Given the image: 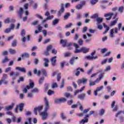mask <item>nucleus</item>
I'll return each mask as SVG.
<instances>
[{"label":"nucleus","mask_w":124,"mask_h":124,"mask_svg":"<svg viewBox=\"0 0 124 124\" xmlns=\"http://www.w3.org/2000/svg\"><path fill=\"white\" fill-rule=\"evenodd\" d=\"M38 24V20H35L33 22L31 23V25L32 26H36Z\"/></svg>","instance_id":"obj_57"},{"label":"nucleus","mask_w":124,"mask_h":124,"mask_svg":"<svg viewBox=\"0 0 124 124\" xmlns=\"http://www.w3.org/2000/svg\"><path fill=\"white\" fill-rule=\"evenodd\" d=\"M88 79L87 78H82L81 79H79L78 81V84L80 86V84L82 83V84H86L87 83Z\"/></svg>","instance_id":"obj_17"},{"label":"nucleus","mask_w":124,"mask_h":124,"mask_svg":"<svg viewBox=\"0 0 124 124\" xmlns=\"http://www.w3.org/2000/svg\"><path fill=\"white\" fill-rule=\"evenodd\" d=\"M121 28L122 23H120L118 25V27L115 28V30H114V29H112L110 30L109 37H111V38L115 37V34H118V31H121Z\"/></svg>","instance_id":"obj_2"},{"label":"nucleus","mask_w":124,"mask_h":124,"mask_svg":"<svg viewBox=\"0 0 124 124\" xmlns=\"http://www.w3.org/2000/svg\"><path fill=\"white\" fill-rule=\"evenodd\" d=\"M28 86H29V88L33 89V87H34V83H33V81H32V80H30L29 85Z\"/></svg>","instance_id":"obj_29"},{"label":"nucleus","mask_w":124,"mask_h":124,"mask_svg":"<svg viewBox=\"0 0 124 124\" xmlns=\"http://www.w3.org/2000/svg\"><path fill=\"white\" fill-rule=\"evenodd\" d=\"M81 51L83 53V54H86L90 51V48H87L86 47H82L81 48Z\"/></svg>","instance_id":"obj_20"},{"label":"nucleus","mask_w":124,"mask_h":124,"mask_svg":"<svg viewBox=\"0 0 124 124\" xmlns=\"http://www.w3.org/2000/svg\"><path fill=\"white\" fill-rule=\"evenodd\" d=\"M14 28H15V25L14 24H12L10 25L9 28H7L4 30V32L5 33H9L11 31L14 30Z\"/></svg>","instance_id":"obj_7"},{"label":"nucleus","mask_w":124,"mask_h":124,"mask_svg":"<svg viewBox=\"0 0 124 124\" xmlns=\"http://www.w3.org/2000/svg\"><path fill=\"white\" fill-rule=\"evenodd\" d=\"M85 97H86L85 93L80 94L78 95V98L81 100H84V99H85Z\"/></svg>","instance_id":"obj_22"},{"label":"nucleus","mask_w":124,"mask_h":124,"mask_svg":"<svg viewBox=\"0 0 124 124\" xmlns=\"http://www.w3.org/2000/svg\"><path fill=\"white\" fill-rule=\"evenodd\" d=\"M43 109V107L40 106L37 108H35L34 109V112L35 114V115H37V111L40 112L41 110Z\"/></svg>","instance_id":"obj_13"},{"label":"nucleus","mask_w":124,"mask_h":124,"mask_svg":"<svg viewBox=\"0 0 124 124\" xmlns=\"http://www.w3.org/2000/svg\"><path fill=\"white\" fill-rule=\"evenodd\" d=\"M85 59H87V60H89L93 61V60H95L96 59H97V56H95V57H93L91 56H88L85 57Z\"/></svg>","instance_id":"obj_23"},{"label":"nucleus","mask_w":124,"mask_h":124,"mask_svg":"<svg viewBox=\"0 0 124 124\" xmlns=\"http://www.w3.org/2000/svg\"><path fill=\"white\" fill-rule=\"evenodd\" d=\"M12 46H13V47H16V46H17V41L16 40L13 41Z\"/></svg>","instance_id":"obj_42"},{"label":"nucleus","mask_w":124,"mask_h":124,"mask_svg":"<svg viewBox=\"0 0 124 124\" xmlns=\"http://www.w3.org/2000/svg\"><path fill=\"white\" fill-rule=\"evenodd\" d=\"M7 77H8V76L6 74H3L1 79H7Z\"/></svg>","instance_id":"obj_54"},{"label":"nucleus","mask_w":124,"mask_h":124,"mask_svg":"<svg viewBox=\"0 0 124 124\" xmlns=\"http://www.w3.org/2000/svg\"><path fill=\"white\" fill-rule=\"evenodd\" d=\"M39 92V90H38V89L35 88L33 89H32V90H31V92L34 93H38Z\"/></svg>","instance_id":"obj_38"},{"label":"nucleus","mask_w":124,"mask_h":124,"mask_svg":"<svg viewBox=\"0 0 124 124\" xmlns=\"http://www.w3.org/2000/svg\"><path fill=\"white\" fill-rule=\"evenodd\" d=\"M9 62V59L7 58V56H6L4 60H2V63H5V62Z\"/></svg>","instance_id":"obj_43"},{"label":"nucleus","mask_w":124,"mask_h":124,"mask_svg":"<svg viewBox=\"0 0 124 124\" xmlns=\"http://www.w3.org/2000/svg\"><path fill=\"white\" fill-rule=\"evenodd\" d=\"M60 43L62 44V47H65V46H70L72 45V43H69L67 44V40H66L61 39L60 40Z\"/></svg>","instance_id":"obj_5"},{"label":"nucleus","mask_w":124,"mask_h":124,"mask_svg":"<svg viewBox=\"0 0 124 124\" xmlns=\"http://www.w3.org/2000/svg\"><path fill=\"white\" fill-rule=\"evenodd\" d=\"M56 59H57V56H54L51 59V62L52 66H55V65H56V62H57V60Z\"/></svg>","instance_id":"obj_19"},{"label":"nucleus","mask_w":124,"mask_h":124,"mask_svg":"<svg viewBox=\"0 0 124 124\" xmlns=\"http://www.w3.org/2000/svg\"><path fill=\"white\" fill-rule=\"evenodd\" d=\"M11 69H12L11 67H9L8 68H6L5 69V72L6 73H8V72H9V71H11Z\"/></svg>","instance_id":"obj_49"},{"label":"nucleus","mask_w":124,"mask_h":124,"mask_svg":"<svg viewBox=\"0 0 124 124\" xmlns=\"http://www.w3.org/2000/svg\"><path fill=\"white\" fill-rule=\"evenodd\" d=\"M118 109H119V106L118 105H116L114 108H113L112 111L113 112H116V111H118Z\"/></svg>","instance_id":"obj_47"},{"label":"nucleus","mask_w":124,"mask_h":124,"mask_svg":"<svg viewBox=\"0 0 124 124\" xmlns=\"http://www.w3.org/2000/svg\"><path fill=\"white\" fill-rule=\"evenodd\" d=\"M61 78H62V77L61 76V73H59L57 75V81L58 82L60 81Z\"/></svg>","instance_id":"obj_63"},{"label":"nucleus","mask_w":124,"mask_h":124,"mask_svg":"<svg viewBox=\"0 0 124 124\" xmlns=\"http://www.w3.org/2000/svg\"><path fill=\"white\" fill-rule=\"evenodd\" d=\"M14 105H15V104L12 103L11 105L7 106L6 107V109L8 110H12V109H13V107H14Z\"/></svg>","instance_id":"obj_25"},{"label":"nucleus","mask_w":124,"mask_h":124,"mask_svg":"<svg viewBox=\"0 0 124 124\" xmlns=\"http://www.w3.org/2000/svg\"><path fill=\"white\" fill-rule=\"evenodd\" d=\"M118 19L119 18H117L115 20L111 21L110 23V26H115V25L117 24V22H118Z\"/></svg>","instance_id":"obj_35"},{"label":"nucleus","mask_w":124,"mask_h":124,"mask_svg":"<svg viewBox=\"0 0 124 124\" xmlns=\"http://www.w3.org/2000/svg\"><path fill=\"white\" fill-rule=\"evenodd\" d=\"M89 87H93V86H95L96 85L95 81H92V79L89 80Z\"/></svg>","instance_id":"obj_27"},{"label":"nucleus","mask_w":124,"mask_h":124,"mask_svg":"<svg viewBox=\"0 0 124 124\" xmlns=\"http://www.w3.org/2000/svg\"><path fill=\"white\" fill-rule=\"evenodd\" d=\"M65 96L67 98H72V96H71V94H70V93H65Z\"/></svg>","instance_id":"obj_41"},{"label":"nucleus","mask_w":124,"mask_h":124,"mask_svg":"<svg viewBox=\"0 0 124 124\" xmlns=\"http://www.w3.org/2000/svg\"><path fill=\"white\" fill-rule=\"evenodd\" d=\"M83 39H86L85 40V43H89V42H91V41H92V39L91 38L87 39V38H88V37L85 34L83 35Z\"/></svg>","instance_id":"obj_21"},{"label":"nucleus","mask_w":124,"mask_h":124,"mask_svg":"<svg viewBox=\"0 0 124 124\" xmlns=\"http://www.w3.org/2000/svg\"><path fill=\"white\" fill-rule=\"evenodd\" d=\"M30 57V54L28 53H24L21 55L22 59H25V58H28Z\"/></svg>","instance_id":"obj_26"},{"label":"nucleus","mask_w":124,"mask_h":124,"mask_svg":"<svg viewBox=\"0 0 124 124\" xmlns=\"http://www.w3.org/2000/svg\"><path fill=\"white\" fill-rule=\"evenodd\" d=\"M37 28L38 29V30L35 31V34H37V33H38L39 32H41V31H42L43 27L40 24H38L37 26Z\"/></svg>","instance_id":"obj_16"},{"label":"nucleus","mask_w":124,"mask_h":124,"mask_svg":"<svg viewBox=\"0 0 124 124\" xmlns=\"http://www.w3.org/2000/svg\"><path fill=\"white\" fill-rule=\"evenodd\" d=\"M45 108H44V111H48L50 108V105L49 104V101L47 97H45Z\"/></svg>","instance_id":"obj_4"},{"label":"nucleus","mask_w":124,"mask_h":124,"mask_svg":"<svg viewBox=\"0 0 124 124\" xmlns=\"http://www.w3.org/2000/svg\"><path fill=\"white\" fill-rule=\"evenodd\" d=\"M74 47H75L76 49L75 51V54H78V53H81L82 52V50H81V48L80 49H78V48H79V46H78V45L77 44H73Z\"/></svg>","instance_id":"obj_12"},{"label":"nucleus","mask_w":124,"mask_h":124,"mask_svg":"<svg viewBox=\"0 0 124 124\" xmlns=\"http://www.w3.org/2000/svg\"><path fill=\"white\" fill-rule=\"evenodd\" d=\"M39 63V60L37 58H35L34 60V64H38Z\"/></svg>","instance_id":"obj_52"},{"label":"nucleus","mask_w":124,"mask_h":124,"mask_svg":"<svg viewBox=\"0 0 124 124\" xmlns=\"http://www.w3.org/2000/svg\"><path fill=\"white\" fill-rule=\"evenodd\" d=\"M24 77H20L19 79L17 80L18 83H20V82H24Z\"/></svg>","instance_id":"obj_45"},{"label":"nucleus","mask_w":124,"mask_h":124,"mask_svg":"<svg viewBox=\"0 0 124 124\" xmlns=\"http://www.w3.org/2000/svg\"><path fill=\"white\" fill-rule=\"evenodd\" d=\"M118 10L119 12H120L121 13H123V12L124 11V6H122L119 7Z\"/></svg>","instance_id":"obj_56"},{"label":"nucleus","mask_w":124,"mask_h":124,"mask_svg":"<svg viewBox=\"0 0 124 124\" xmlns=\"http://www.w3.org/2000/svg\"><path fill=\"white\" fill-rule=\"evenodd\" d=\"M98 14H95L92 16L93 19H97L98 17Z\"/></svg>","instance_id":"obj_48"},{"label":"nucleus","mask_w":124,"mask_h":124,"mask_svg":"<svg viewBox=\"0 0 124 124\" xmlns=\"http://www.w3.org/2000/svg\"><path fill=\"white\" fill-rule=\"evenodd\" d=\"M52 48H53V46H52V45L48 46L46 47V50L49 51L50 50H51V49H52Z\"/></svg>","instance_id":"obj_58"},{"label":"nucleus","mask_w":124,"mask_h":124,"mask_svg":"<svg viewBox=\"0 0 124 124\" xmlns=\"http://www.w3.org/2000/svg\"><path fill=\"white\" fill-rule=\"evenodd\" d=\"M72 26V23H69L65 26V28L66 29H69V28H71Z\"/></svg>","instance_id":"obj_61"},{"label":"nucleus","mask_w":124,"mask_h":124,"mask_svg":"<svg viewBox=\"0 0 124 124\" xmlns=\"http://www.w3.org/2000/svg\"><path fill=\"white\" fill-rule=\"evenodd\" d=\"M78 43L80 46L83 45V40H82V39H79L78 41Z\"/></svg>","instance_id":"obj_62"},{"label":"nucleus","mask_w":124,"mask_h":124,"mask_svg":"<svg viewBox=\"0 0 124 124\" xmlns=\"http://www.w3.org/2000/svg\"><path fill=\"white\" fill-rule=\"evenodd\" d=\"M114 15V13H109L108 14H105V17H107L106 18V20L107 21H109V20H111V19H112V16H113Z\"/></svg>","instance_id":"obj_10"},{"label":"nucleus","mask_w":124,"mask_h":124,"mask_svg":"<svg viewBox=\"0 0 124 124\" xmlns=\"http://www.w3.org/2000/svg\"><path fill=\"white\" fill-rule=\"evenodd\" d=\"M33 73L35 74H36L37 76H39V77H40L41 74H43V76L40 78L38 81L39 85H42L43 84V82H44V80H45V78L44 77H46L47 76V72L46 71V70L42 69L41 71H38L37 69L35 68L33 70Z\"/></svg>","instance_id":"obj_1"},{"label":"nucleus","mask_w":124,"mask_h":124,"mask_svg":"<svg viewBox=\"0 0 124 124\" xmlns=\"http://www.w3.org/2000/svg\"><path fill=\"white\" fill-rule=\"evenodd\" d=\"M48 95H51V94H54V91L49 90L47 93Z\"/></svg>","instance_id":"obj_59"},{"label":"nucleus","mask_w":124,"mask_h":124,"mask_svg":"<svg viewBox=\"0 0 124 124\" xmlns=\"http://www.w3.org/2000/svg\"><path fill=\"white\" fill-rule=\"evenodd\" d=\"M19 74L18 72L15 73L14 71H12L10 73V77H12V80L14 81L16 79H17L18 76H19Z\"/></svg>","instance_id":"obj_3"},{"label":"nucleus","mask_w":124,"mask_h":124,"mask_svg":"<svg viewBox=\"0 0 124 124\" xmlns=\"http://www.w3.org/2000/svg\"><path fill=\"white\" fill-rule=\"evenodd\" d=\"M59 22H60V19L56 18L53 21L52 25H53V26H56V25H57V24H58Z\"/></svg>","instance_id":"obj_31"},{"label":"nucleus","mask_w":124,"mask_h":124,"mask_svg":"<svg viewBox=\"0 0 124 124\" xmlns=\"http://www.w3.org/2000/svg\"><path fill=\"white\" fill-rule=\"evenodd\" d=\"M98 1V0H93L91 1V3L92 4V5H94V4H95V3H96V2Z\"/></svg>","instance_id":"obj_53"},{"label":"nucleus","mask_w":124,"mask_h":124,"mask_svg":"<svg viewBox=\"0 0 124 124\" xmlns=\"http://www.w3.org/2000/svg\"><path fill=\"white\" fill-rule=\"evenodd\" d=\"M2 84H3V85H7L8 84V81H7L6 79H1L0 80V85H2Z\"/></svg>","instance_id":"obj_24"},{"label":"nucleus","mask_w":124,"mask_h":124,"mask_svg":"<svg viewBox=\"0 0 124 124\" xmlns=\"http://www.w3.org/2000/svg\"><path fill=\"white\" fill-rule=\"evenodd\" d=\"M104 76V74L102 73L100 75H99V78H97L96 79V80H94L95 83H98L99 82H100L101 81V79H103V77Z\"/></svg>","instance_id":"obj_15"},{"label":"nucleus","mask_w":124,"mask_h":124,"mask_svg":"<svg viewBox=\"0 0 124 124\" xmlns=\"http://www.w3.org/2000/svg\"><path fill=\"white\" fill-rule=\"evenodd\" d=\"M105 114V110L104 109H101L99 111V115L100 116H103Z\"/></svg>","instance_id":"obj_36"},{"label":"nucleus","mask_w":124,"mask_h":124,"mask_svg":"<svg viewBox=\"0 0 124 124\" xmlns=\"http://www.w3.org/2000/svg\"><path fill=\"white\" fill-rule=\"evenodd\" d=\"M102 89H103V86H102L97 87L96 90L97 91H98V92H100V91H101V90H102Z\"/></svg>","instance_id":"obj_64"},{"label":"nucleus","mask_w":124,"mask_h":124,"mask_svg":"<svg viewBox=\"0 0 124 124\" xmlns=\"http://www.w3.org/2000/svg\"><path fill=\"white\" fill-rule=\"evenodd\" d=\"M76 8L77 10H80L83 8V7L80 4H78L76 6Z\"/></svg>","instance_id":"obj_40"},{"label":"nucleus","mask_w":124,"mask_h":124,"mask_svg":"<svg viewBox=\"0 0 124 124\" xmlns=\"http://www.w3.org/2000/svg\"><path fill=\"white\" fill-rule=\"evenodd\" d=\"M28 90H30V85L26 86V88L23 89V93H28Z\"/></svg>","instance_id":"obj_34"},{"label":"nucleus","mask_w":124,"mask_h":124,"mask_svg":"<svg viewBox=\"0 0 124 124\" xmlns=\"http://www.w3.org/2000/svg\"><path fill=\"white\" fill-rule=\"evenodd\" d=\"M21 35L22 37H24L25 35H26V31H25V30H22Z\"/></svg>","instance_id":"obj_60"},{"label":"nucleus","mask_w":124,"mask_h":124,"mask_svg":"<svg viewBox=\"0 0 124 124\" xmlns=\"http://www.w3.org/2000/svg\"><path fill=\"white\" fill-rule=\"evenodd\" d=\"M24 104L23 103H21V104H20L18 106H17L16 107V108L15 109V112L16 113H18V108H18V110L20 112H22V111H23V109L24 108Z\"/></svg>","instance_id":"obj_6"},{"label":"nucleus","mask_w":124,"mask_h":124,"mask_svg":"<svg viewBox=\"0 0 124 124\" xmlns=\"http://www.w3.org/2000/svg\"><path fill=\"white\" fill-rule=\"evenodd\" d=\"M40 116H41L43 120H46L47 117H48V112H47V111L44 110L40 113Z\"/></svg>","instance_id":"obj_8"},{"label":"nucleus","mask_w":124,"mask_h":124,"mask_svg":"<svg viewBox=\"0 0 124 124\" xmlns=\"http://www.w3.org/2000/svg\"><path fill=\"white\" fill-rule=\"evenodd\" d=\"M89 122V119H82L80 121H79V124H85V123H88Z\"/></svg>","instance_id":"obj_30"},{"label":"nucleus","mask_w":124,"mask_h":124,"mask_svg":"<svg viewBox=\"0 0 124 124\" xmlns=\"http://www.w3.org/2000/svg\"><path fill=\"white\" fill-rule=\"evenodd\" d=\"M69 17H70V13H66L63 16L64 20H67V19L69 18Z\"/></svg>","instance_id":"obj_32"},{"label":"nucleus","mask_w":124,"mask_h":124,"mask_svg":"<svg viewBox=\"0 0 124 124\" xmlns=\"http://www.w3.org/2000/svg\"><path fill=\"white\" fill-rule=\"evenodd\" d=\"M104 28H107L106 31H105L104 32V34H105V33H107L108 32V31H109V30H110V28L107 27L106 25H105L104 23Z\"/></svg>","instance_id":"obj_39"},{"label":"nucleus","mask_w":124,"mask_h":124,"mask_svg":"<svg viewBox=\"0 0 124 124\" xmlns=\"http://www.w3.org/2000/svg\"><path fill=\"white\" fill-rule=\"evenodd\" d=\"M33 97V94L32 93H28L27 94V97L29 98H31V97Z\"/></svg>","instance_id":"obj_51"},{"label":"nucleus","mask_w":124,"mask_h":124,"mask_svg":"<svg viewBox=\"0 0 124 124\" xmlns=\"http://www.w3.org/2000/svg\"><path fill=\"white\" fill-rule=\"evenodd\" d=\"M51 88L52 89H55V88H58V84L56 82L53 83L51 85Z\"/></svg>","instance_id":"obj_46"},{"label":"nucleus","mask_w":124,"mask_h":124,"mask_svg":"<svg viewBox=\"0 0 124 124\" xmlns=\"http://www.w3.org/2000/svg\"><path fill=\"white\" fill-rule=\"evenodd\" d=\"M86 1L85 0H83V1H81L79 4L83 7V6H85V5H86Z\"/></svg>","instance_id":"obj_50"},{"label":"nucleus","mask_w":124,"mask_h":124,"mask_svg":"<svg viewBox=\"0 0 124 124\" xmlns=\"http://www.w3.org/2000/svg\"><path fill=\"white\" fill-rule=\"evenodd\" d=\"M23 12H24L23 8H20L19 10L17 12V13L20 15L21 18H22V15H23Z\"/></svg>","instance_id":"obj_28"},{"label":"nucleus","mask_w":124,"mask_h":124,"mask_svg":"<svg viewBox=\"0 0 124 124\" xmlns=\"http://www.w3.org/2000/svg\"><path fill=\"white\" fill-rule=\"evenodd\" d=\"M67 100L65 98H61L59 99H56L54 100L55 103H61L62 102H66Z\"/></svg>","instance_id":"obj_9"},{"label":"nucleus","mask_w":124,"mask_h":124,"mask_svg":"<svg viewBox=\"0 0 124 124\" xmlns=\"http://www.w3.org/2000/svg\"><path fill=\"white\" fill-rule=\"evenodd\" d=\"M16 70H18V71H20V72H22V73H26L27 72V69L25 68L24 67H21L17 66L16 67Z\"/></svg>","instance_id":"obj_11"},{"label":"nucleus","mask_w":124,"mask_h":124,"mask_svg":"<svg viewBox=\"0 0 124 124\" xmlns=\"http://www.w3.org/2000/svg\"><path fill=\"white\" fill-rule=\"evenodd\" d=\"M9 51L12 55H15L16 54V50L15 49L10 48Z\"/></svg>","instance_id":"obj_33"},{"label":"nucleus","mask_w":124,"mask_h":124,"mask_svg":"<svg viewBox=\"0 0 124 124\" xmlns=\"http://www.w3.org/2000/svg\"><path fill=\"white\" fill-rule=\"evenodd\" d=\"M64 86V79H62V82L61 83V85L60 86L61 89H62Z\"/></svg>","instance_id":"obj_55"},{"label":"nucleus","mask_w":124,"mask_h":124,"mask_svg":"<svg viewBox=\"0 0 124 124\" xmlns=\"http://www.w3.org/2000/svg\"><path fill=\"white\" fill-rule=\"evenodd\" d=\"M97 24H100V23H102L103 22V18L101 17H98L96 19Z\"/></svg>","instance_id":"obj_37"},{"label":"nucleus","mask_w":124,"mask_h":124,"mask_svg":"<svg viewBox=\"0 0 124 124\" xmlns=\"http://www.w3.org/2000/svg\"><path fill=\"white\" fill-rule=\"evenodd\" d=\"M44 62L43 65L45 67H48L49 66V59L47 58L44 59Z\"/></svg>","instance_id":"obj_18"},{"label":"nucleus","mask_w":124,"mask_h":124,"mask_svg":"<svg viewBox=\"0 0 124 124\" xmlns=\"http://www.w3.org/2000/svg\"><path fill=\"white\" fill-rule=\"evenodd\" d=\"M63 4H61V9L58 12V16H61L62 15V13H63L64 12V7Z\"/></svg>","instance_id":"obj_14"},{"label":"nucleus","mask_w":124,"mask_h":124,"mask_svg":"<svg viewBox=\"0 0 124 124\" xmlns=\"http://www.w3.org/2000/svg\"><path fill=\"white\" fill-rule=\"evenodd\" d=\"M75 61V57H73L70 61V63L72 65H73L74 64V62Z\"/></svg>","instance_id":"obj_44"}]
</instances>
